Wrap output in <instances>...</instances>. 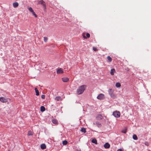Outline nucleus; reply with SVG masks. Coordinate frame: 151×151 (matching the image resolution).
Here are the masks:
<instances>
[{
    "mask_svg": "<svg viewBox=\"0 0 151 151\" xmlns=\"http://www.w3.org/2000/svg\"><path fill=\"white\" fill-rule=\"evenodd\" d=\"M28 10L31 12H32L33 11V10L32 8L31 7H29L28 8Z\"/></svg>",
    "mask_w": 151,
    "mask_h": 151,
    "instance_id": "obj_27",
    "label": "nucleus"
},
{
    "mask_svg": "<svg viewBox=\"0 0 151 151\" xmlns=\"http://www.w3.org/2000/svg\"><path fill=\"white\" fill-rule=\"evenodd\" d=\"M52 122L53 124H56L58 123V121L55 119H53L52 120Z\"/></svg>",
    "mask_w": 151,
    "mask_h": 151,
    "instance_id": "obj_20",
    "label": "nucleus"
},
{
    "mask_svg": "<svg viewBox=\"0 0 151 151\" xmlns=\"http://www.w3.org/2000/svg\"><path fill=\"white\" fill-rule=\"evenodd\" d=\"M117 151H123L122 150V149H118Z\"/></svg>",
    "mask_w": 151,
    "mask_h": 151,
    "instance_id": "obj_34",
    "label": "nucleus"
},
{
    "mask_svg": "<svg viewBox=\"0 0 151 151\" xmlns=\"http://www.w3.org/2000/svg\"><path fill=\"white\" fill-rule=\"evenodd\" d=\"M81 131L82 132L85 133L86 132V129L84 127L82 128L81 130Z\"/></svg>",
    "mask_w": 151,
    "mask_h": 151,
    "instance_id": "obj_18",
    "label": "nucleus"
},
{
    "mask_svg": "<svg viewBox=\"0 0 151 151\" xmlns=\"http://www.w3.org/2000/svg\"><path fill=\"white\" fill-rule=\"evenodd\" d=\"M86 35L87 37H88V38H89L90 37V35L88 33H87L86 34Z\"/></svg>",
    "mask_w": 151,
    "mask_h": 151,
    "instance_id": "obj_31",
    "label": "nucleus"
},
{
    "mask_svg": "<svg viewBox=\"0 0 151 151\" xmlns=\"http://www.w3.org/2000/svg\"><path fill=\"white\" fill-rule=\"evenodd\" d=\"M27 134L29 136H31L33 135V133L31 131H29L28 132Z\"/></svg>",
    "mask_w": 151,
    "mask_h": 151,
    "instance_id": "obj_23",
    "label": "nucleus"
},
{
    "mask_svg": "<svg viewBox=\"0 0 151 151\" xmlns=\"http://www.w3.org/2000/svg\"><path fill=\"white\" fill-rule=\"evenodd\" d=\"M62 80L63 82H66L69 81V79L68 77H64L62 78Z\"/></svg>",
    "mask_w": 151,
    "mask_h": 151,
    "instance_id": "obj_7",
    "label": "nucleus"
},
{
    "mask_svg": "<svg viewBox=\"0 0 151 151\" xmlns=\"http://www.w3.org/2000/svg\"><path fill=\"white\" fill-rule=\"evenodd\" d=\"M45 110V107L43 106H42L40 107V111L41 112H43Z\"/></svg>",
    "mask_w": 151,
    "mask_h": 151,
    "instance_id": "obj_13",
    "label": "nucleus"
},
{
    "mask_svg": "<svg viewBox=\"0 0 151 151\" xmlns=\"http://www.w3.org/2000/svg\"><path fill=\"white\" fill-rule=\"evenodd\" d=\"M86 87V86L85 85H82L79 87L77 91L78 94L80 95L82 94L85 90Z\"/></svg>",
    "mask_w": 151,
    "mask_h": 151,
    "instance_id": "obj_1",
    "label": "nucleus"
},
{
    "mask_svg": "<svg viewBox=\"0 0 151 151\" xmlns=\"http://www.w3.org/2000/svg\"><path fill=\"white\" fill-rule=\"evenodd\" d=\"M41 97L42 99H44L45 98V96L44 95H42Z\"/></svg>",
    "mask_w": 151,
    "mask_h": 151,
    "instance_id": "obj_32",
    "label": "nucleus"
},
{
    "mask_svg": "<svg viewBox=\"0 0 151 151\" xmlns=\"http://www.w3.org/2000/svg\"><path fill=\"white\" fill-rule=\"evenodd\" d=\"M63 73V71L61 68H59L57 70V73L58 74Z\"/></svg>",
    "mask_w": 151,
    "mask_h": 151,
    "instance_id": "obj_5",
    "label": "nucleus"
},
{
    "mask_svg": "<svg viewBox=\"0 0 151 151\" xmlns=\"http://www.w3.org/2000/svg\"><path fill=\"white\" fill-rule=\"evenodd\" d=\"M96 118L98 120H101L103 118V116L101 114H98L96 117Z\"/></svg>",
    "mask_w": 151,
    "mask_h": 151,
    "instance_id": "obj_6",
    "label": "nucleus"
},
{
    "mask_svg": "<svg viewBox=\"0 0 151 151\" xmlns=\"http://www.w3.org/2000/svg\"><path fill=\"white\" fill-rule=\"evenodd\" d=\"M113 98H115V96L114 94L113 93H112L110 95Z\"/></svg>",
    "mask_w": 151,
    "mask_h": 151,
    "instance_id": "obj_25",
    "label": "nucleus"
},
{
    "mask_svg": "<svg viewBox=\"0 0 151 151\" xmlns=\"http://www.w3.org/2000/svg\"><path fill=\"white\" fill-rule=\"evenodd\" d=\"M93 124L94 125H96L98 127H100L101 126V125L100 123H99V122H96L95 123H93Z\"/></svg>",
    "mask_w": 151,
    "mask_h": 151,
    "instance_id": "obj_10",
    "label": "nucleus"
},
{
    "mask_svg": "<svg viewBox=\"0 0 151 151\" xmlns=\"http://www.w3.org/2000/svg\"><path fill=\"white\" fill-rule=\"evenodd\" d=\"M41 148L42 149L44 150L46 148V146L45 144H42L41 145Z\"/></svg>",
    "mask_w": 151,
    "mask_h": 151,
    "instance_id": "obj_11",
    "label": "nucleus"
},
{
    "mask_svg": "<svg viewBox=\"0 0 151 151\" xmlns=\"http://www.w3.org/2000/svg\"><path fill=\"white\" fill-rule=\"evenodd\" d=\"M44 40L45 42H46L47 41V38L46 37H44Z\"/></svg>",
    "mask_w": 151,
    "mask_h": 151,
    "instance_id": "obj_29",
    "label": "nucleus"
},
{
    "mask_svg": "<svg viewBox=\"0 0 151 151\" xmlns=\"http://www.w3.org/2000/svg\"><path fill=\"white\" fill-rule=\"evenodd\" d=\"M115 86L116 87L119 88L121 86V84L119 83H117L116 84Z\"/></svg>",
    "mask_w": 151,
    "mask_h": 151,
    "instance_id": "obj_19",
    "label": "nucleus"
},
{
    "mask_svg": "<svg viewBox=\"0 0 151 151\" xmlns=\"http://www.w3.org/2000/svg\"><path fill=\"white\" fill-rule=\"evenodd\" d=\"M0 101L3 103H6L8 101V98H5L3 97H0Z\"/></svg>",
    "mask_w": 151,
    "mask_h": 151,
    "instance_id": "obj_4",
    "label": "nucleus"
},
{
    "mask_svg": "<svg viewBox=\"0 0 151 151\" xmlns=\"http://www.w3.org/2000/svg\"><path fill=\"white\" fill-rule=\"evenodd\" d=\"M120 113L119 111H114L113 113V116L116 118H118L120 116Z\"/></svg>",
    "mask_w": 151,
    "mask_h": 151,
    "instance_id": "obj_2",
    "label": "nucleus"
},
{
    "mask_svg": "<svg viewBox=\"0 0 151 151\" xmlns=\"http://www.w3.org/2000/svg\"><path fill=\"white\" fill-rule=\"evenodd\" d=\"M68 143L67 141L66 140H64L63 141V144L64 145H66Z\"/></svg>",
    "mask_w": 151,
    "mask_h": 151,
    "instance_id": "obj_24",
    "label": "nucleus"
},
{
    "mask_svg": "<svg viewBox=\"0 0 151 151\" xmlns=\"http://www.w3.org/2000/svg\"><path fill=\"white\" fill-rule=\"evenodd\" d=\"M113 91L112 89H109L108 92L109 95L111 94L113 92Z\"/></svg>",
    "mask_w": 151,
    "mask_h": 151,
    "instance_id": "obj_21",
    "label": "nucleus"
},
{
    "mask_svg": "<svg viewBox=\"0 0 151 151\" xmlns=\"http://www.w3.org/2000/svg\"><path fill=\"white\" fill-rule=\"evenodd\" d=\"M115 70L114 69H111V70L110 74L111 75H113L114 72H115Z\"/></svg>",
    "mask_w": 151,
    "mask_h": 151,
    "instance_id": "obj_16",
    "label": "nucleus"
},
{
    "mask_svg": "<svg viewBox=\"0 0 151 151\" xmlns=\"http://www.w3.org/2000/svg\"><path fill=\"white\" fill-rule=\"evenodd\" d=\"M55 100L57 101H59L62 100V98L60 96H58L56 97L55 99Z\"/></svg>",
    "mask_w": 151,
    "mask_h": 151,
    "instance_id": "obj_8",
    "label": "nucleus"
},
{
    "mask_svg": "<svg viewBox=\"0 0 151 151\" xmlns=\"http://www.w3.org/2000/svg\"><path fill=\"white\" fill-rule=\"evenodd\" d=\"M83 37L84 39H86V37L85 36V35H83Z\"/></svg>",
    "mask_w": 151,
    "mask_h": 151,
    "instance_id": "obj_35",
    "label": "nucleus"
},
{
    "mask_svg": "<svg viewBox=\"0 0 151 151\" xmlns=\"http://www.w3.org/2000/svg\"><path fill=\"white\" fill-rule=\"evenodd\" d=\"M110 147V145L108 143H106L104 145V147L105 148H109Z\"/></svg>",
    "mask_w": 151,
    "mask_h": 151,
    "instance_id": "obj_9",
    "label": "nucleus"
},
{
    "mask_svg": "<svg viewBox=\"0 0 151 151\" xmlns=\"http://www.w3.org/2000/svg\"><path fill=\"white\" fill-rule=\"evenodd\" d=\"M107 59L109 62H111L112 61V58L110 56H107Z\"/></svg>",
    "mask_w": 151,
    "mask_h": 151,
    "instance_id": "obj_22",
    "label": "nucleus"
},
{
    "mask_svg": "<svg viewBox=\"0 0 151 151\" xmlns=\"http://www.w3.org/2000/svg\"><path fill=\"white\" fill-rule=\"evenodd\" d=\"M91 142L93 143H94L96 144H97V140L96 139H93L91 141Z\"/></svg>",
    "mask_w": 151,
    "mask_h": 151,
    "instance_id": "obj_15",
    "label": "nucleus"
},
{
    "mask_svg": "<svg viewBox=\"0 0 151 151\" xmlns=\"http://www.w3.org/2000/svg\"><path fill=\"white\" fill-rule=\"evenodd\" d=\"M97 98L98 99L101 100L104 99L105 98V97L104 94L100 93L98 95Z\"/></svg>",
    "mask_w": 151,
    "mask_h": 151,
    "instance_id": "obj_3",
    "label": "nucleus"
},
{
    "mask_svg": "<svg viewBox=\"0 0 151 151\" xmlns=\"http://www.w3.org/2000/svg\"><path fill=\"white\" fill-rule=\"evenodd\" d=\"M122 132L124 133H126L127 132V129H123L122 131Z\"/></svg>",
    "mask_w": 151,
    "mask_h": 151,
    "instance_id": "obj_26",
    "label": "nucleus"
},
{
    "mask_svg": "<svg viewBox=\"0 0 151 151\" xmlns=\"http://www.w3.org/2000/svg\"><path fill=\"white\" fill-rule=\"evenodd\" d=\"M93 50L94 51H96V50H97V48H95V47H93Z\"/></svg>",
    "mask_w": 151,
    "mask_h": 151,
    "instance_id": "obj_33",
    "label": "nucleus"
},
{
    "mask_svg": "<svg viewBox=\"0 0 151 151\" xmlns=\"http://www.w3.org/2000/svg\"><path fill=\"white\" fill-rule=\"evenodd\" d=\"M32 14L33 15H34L35 17H37V15L35 14V12L34 11L32 12Z\"/></svg>",
    "mask_w": 151,
    "mask_h": 151,
    "instance_id": "obj_28",
    "label": "nucleus"
},
{
    "mask_svg": "<svg viewBox=\"0 0 151 151\" xmlns=\"http://www.w3.org/2000/svg\"><path fill=\"white\" fill-rule=\"evenodd\" d=\"M18 5L19 4L17 2H15L13 3V6L14 8L17 7Z\"/></svg>",
    "mask_w": 151,
    "mask_h": 151,
    "instance_id": "obj_12",
    "label": "nucleus"
},
{
    "mask_svg": "<svg viewBox=\"0 0 151 151\" xmlns=\"http://www.w3.org/2000/svg\"><path fill=\"white\" fill-rule=\"evenodd\" d=\"M35 90L36 93V95L37 96H39V92L38 90H37V88H35Z\"/></svg>",
    "mask_w": 151,
    "mask_h": 151,
    "instance_id": "obj_14",
    "label": "nucleus"
},
{
    "mask_svg": "<svg viewBox=\"0 0 151 151\" xmlns=\"http://www.w3.org/2000/svg\"><path fill=\"white\" fill-rule=\"evenodd\" d=\"M41 3L44 6H45V2L43 0H42L41 1Z\"/></svg>",
    "mask_w": 151,
    "mask_h": 151,
    "instance_id": "obj_30",
    "label": "nucleus"
},
{
    "mask_svg": "<svg viewBox=\"0 0 151 151\" xmlns=\"http://www.w3.org/2000/svg\"><path fill=\"white\" fill-rule=\"evenodd\" d=\"M133 138L134 139L137 140V139L138 138L136 134H134L133 136Z\"/></svg>",
    "mask_w": 151,
    "mask_h": 151,
    "instance_id": "obj_17",
    "label": "nucleus"
}]
</instances>
